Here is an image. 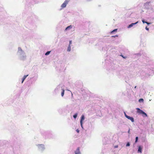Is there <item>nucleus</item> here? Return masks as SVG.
<instances>
[{"label":"nucleus","instance_id":"1","mask_svg":"<svg viewBox=\"0 0 154 154\" xmlns=\"http://www.w3.org/2000/svg\"><path fill=\"white\" fill-rule=\"evenodd\" d=\"M17 55L19 59L21 60H24L26 59V56L25 52L20 47L18 48Z\"/></svg>","mask_w":154,"mask_h":154},{"label":"nucleus","instance_id":"2","mask_svg":"<svg viewBox=\"0 0 154 154\" xmlns=\"http://www.w3.org/2000/svg\"><path fill=\"white\" fill-rule=\"evenodd\" d=\"M136 109L137 111V112L140 114H142V116L143 117H147V114L144 112L143 111L140 109L139 108H136Z\"/></svg>","mask_w":154,"mask_h":154},{"label":"nucleus","instance_id":"3","mask_svg":"<svg viewBox=\"0 0 154 154\" xmlns=\"http://www.w3.org/2000/svg\"><path fill=\"white\" fill-rule=\"evenodd\" d=\"M38 148V150L39 151L42 152L45 149V147L44 145L43 144H38L36 145Z\"/></svg>","mask_w":154,"mask_h":154},{"label":"nucleus","instance_id":"4","mask_svg":"<svg viewBox=\"0 0 154 154\" xmlns=\"http://www.w3.org/2000/svg\"><path fill=\"white\" fill-rule=\"evenodd\" d=\"M63 89L61 87V85H58L55 89L54 91L56 93H59L60 91L61 90Z\"/></svg>","mask_w":154,"mask_h":154},{"label":"nucleus","instance_id":"5","mask_svg":"<svg viewBox=\"0 0 154 154\" xmlns=\"http://www.w3.org/2000/svg\"><path fill=\"white\" fill-rule=\"evenodd\" d=\"M150 75L148 73H145L144 71H142V72H140V75L141 76L143 79L144 78V77H142L143 76H144V77H147L149 76H150Z\"/></svg>","mask_w":154,"mask_h":154},{"label":"nucleus","instance_id":"6","mask_svg":"<svg viewBox=\"0 0 154 154\" xmlns=\"http://www.w3.org/2000/svg\"><path fill=\"white\" fill-rule=\"evenodd\" d=\"M70 1V0H65L63 3L61 5V8H65Z\"/></svg>","mask_w":154,"mask_h":154},{"label":"nucleus","instance_id":"7","mask_svg":"<svg viewBox=\"0 0 154 154\" xmlns=\"http://www.w3.org/2000/svg\"><path fill=\"white\" fill-rule=\"evenodd\" d=\"M151 2H148L145 3L144 5L145 8L147 9H150L149 6L151 5Z\"/></svg>","mask_w":154,"mask_h":154},{"label":"nucleus","instance_id":"8","mask_svg":"<svg viewBox=\"0 0 154 154\" xmlns=\"http://www.w3.org/2000/svg\"><path fill=\"white\" fill-rule=\"evenodd\" d=\"M142 148L143 147L141 146L140 145L138 146L137 153H141Z\"/></svg>","mask_w":154,"mask_h":154},{"label":"nucleus","instance_id":"9","mask_svg":"<svg viewBox=\"0 0 154 154\" xmlns=\"http://www.w3.org/2000/svg\"><path fill=\"white\" fill-rule=\"evenodd\" d=\"M138 23V21H137L135 23H132L130 24L127 27L128 28H130L133 26H134L136 25Z\"/></svg>","mask_w":154,"mask_h":154},{"label":"nucleus","instance_id":"10","mask_svg":"<svg viewBox=\"0 0 154 154\" xmlns=\"http://www.w3.org/2000/svg\"><path fill=\"white\" fill-rule=\"evenodd\" d=\"M75 154H81V152L80 151L79 147H78L76 150L75 151Z\"/></svg>","mask_w":154,"mask_h":154},{"label":"nucleus","instance_id":"11","mask_svg":"<svg viewBox=\"0 0 154 154\" xmlns=\"http://www.w3.org/2000/svg\"><path fill=\"white\" fill-rule=\"evenodd\" d=\"M127 118L128 119L130 120L131 122H134V119L132 117H131L129 116H127Z\"/></svg>","mask_w":154,"mask_h":154},{"label":"nucleus","instance_id":"12","mask_svg":"<svg viewBox=\"0 0 154 154\" xmlns=\"http://www.w3.org/2000/svg\"><path fill=\"white\" fill-rule=\"evenodd\" d=\"M85 117L84 115H82L81 117V119L80 120V122H83V121L84 120Z\"/></svg>","mask_w":154,"mask_h":154},{"label":"nucleus","instance_id":"13","mask_svg":"<svg viewBox=\"0 0 154 154\" xmlns=\"http://www.w3.org/2000/svg\"><path fill=\"white\" fill-rule=\"evenodd\" d=\"M72 27V25H70L69 26H67L65 29V31H66L67 30H70V29H71Z\"/></svg>","mask_w":154,"mask_h":154},{"label":"nucleus","instance_id":"14","mask_svg":"<svg viewBox=\"0 0 154 154\" xmlns=\"http://www.w3.org/2000/svg\"><path fill=\"white\" fill-rule=\"evenodd\" d=\"M138 137L137 136L135 137V143H134V144H133V146L134 147V145H135V144L138 142Z\"/></svg>","mask_w":154,"mask_h":154},{"label":"nucleus","instance_id":"15","mask_svg":"<svg viewBox=\"0 0 154 154\" xmlns=\"http://www.w3.org/2000/svg\"><path fill=\"white\" fill-rule=\"evenodd\" d=\"M28 75H24L22 79V83H23L24 80L25 79Z\"/></svg>","mask_w":154,"mask_h":154},{"label":"nucleus","instance_id":"16","mask_svg":"<svg viewBox=\"0 0 154 154\" xmlns=\"http://www.w3.org/2000/svg\"><path fill=\"white\" fill-rule=\"evenodd\" d=\"M62 91H61V96L62 97H63L64 95V89L63 88L62 90Z\"/></svg>","mask_w":154,"mask_h":154},{"label":"nucleus","instance_id":"17","mask_svg":"<svg viewBox=\"0 0 154 154\" xmlns=\"http://www.w3.org/2000/svg\"><path fill=\"white\" fill-rule=\"evenodd\" d=\"M71 50V47L70 45H69V46L68 47L67 51H70Z\"/></svg>","mask_w":154,"mask_h":154},{"label":"nucleus","instance_id":"18","mask_svg":"<svg viewBox=\"0 0 154 154\" xmlns=\"http://www.w3.org/2000/svg\"><path fill=\"white\" fill-rule=\"evenodd\" d=\"M78 114L77 113H75L73 116V117L74 119H76L77 116Z\"/></svg>","mask_w":154,"mask_h":154},{"label":"nucleus","instance_id":"19","mask_svg":"<svg viewBox=\"0 0 154 154\" xmlns=\"http://www.w3.org/2000/svg\"><path fill=\"white\" fill-rule=\"evenodd\" d=\"M118 29H115L113 30L111 32V33L112 34L113 32H116L117 31Z\"/></svg>","mask_w":154,"mask_h":154},{"label":"nucleus","instance_id":"20","mask_svg":"<svg viewBox=\"0 0 154 154\" xmlns=\"http://www.w3.org/2000/svg\"><path fill=\"white\" fill-rule=\"evenodd\" d=\"M51 51H47L45 54V55H48L50 54Z\"/></svg>","mask_w":154,"mask_h":154},{"label":"nucleus","instance_id":"21","mask_svg":"<svg viewBox=\"0 0 154 154\" xmlns=\"http://www.w3.org/2000/svg\"><path fill=\"white\" fill-rule=\"evenodd\" d=\"M143 99L142 98H140L139 100V102L140 103L143 102Z\"/></svg>","mask_w":154,"mask_h":154},{"label":"nucleus","instance_id":"22","mask_svg":"<svg viewBox=\"0 0 154 154\" xmlns=\"http://www.w3.org/2000/svg\"><path fill=\"white\" fill-rule=\"evenodd\" d=\"M130 145V143L129 142H128L126 144V146L128 147Z\"/></svg>","mask_w":154,"mask_h":154},{"label":"nucleus","instance_id":"23","mask_svg":"<svg viewBox=\"0 0 154 154\" xmlns=\"http://www.w3.org/2000/svg\"><path fill=\"white\" fill-rule=\"evenodd\" d=\"M80 125H81V126L82 127V128H83V122H80Z\"/></svg>","mask_w":154,"mask_h":154},{"label":"nucleus","instance_id":"24","mask_svg":"<svg viewBox=\"0 0 154 154\" xmlns=\"http://www.w3.org/2000/svg\"><path fill=\"white\" fill-rule=\"evenodd\" d=\"M142 22L143 23H146V21H145V20L143 19L142 20Z\"/></svg>","mask_w":154,"mask_h":154},{"label":"nucleus","instance_id":"25","mask_svg":"<svg viewBox=\"0 0 154 154\" xmlns=\"http://www.w3.org/2000/svg\"><path fill=\"white\" fill-rule=\"evenodd\" d=\"M72 43V41L70 40L69 41V45H70Z\"/></svg>","mask_w":154,"mask_h":154},{"label":"nucleus","instance_id":"26","mask_svg":"<svg viewBox=\"0 0 154 154\" xmlns=\"http://www.w3.org/2000/svg\"><path fill=\"white\" fill-rule=\"evenodd\" d=\"M146 23L147 24V25H150L151 24L150 23H149V22H146Z\"/></svg>","mask_w":154,"mask_h":154},{"label":"nucleus","instance_id":"27","mask_svg":"<svg viewBox=\"0 0 154 154\" xmlns=\"http://www.w3.org/2000/svg\"><path fill=\"white\" fill-rule=\"evenodd\" d=\"M124 114H125V117L127 118V116H128L125 112L124 113Z\"/></svg>","mask_w":154,"mask_h":154},{"label":"nucleus","instance_id":"28","mask_svg":"<svg viewBox=\"0 0 154 154\" xmlns=\"http://www.w3.org/2000/svg\"><path fill=\"white\" fill-rule=\"evenodd\" d=\"M145 29L147 30H149V29L148 28L147 26L146 27Z\"/></svg>","mask_w":154,"mask_h":154},{"label":"nucleus","instance_id":"29","mask_svg":"<svg viewBox=\"0 0 154 154\" xmlns=\"http://www.w3.org/2000/svg\"><path fill=\"white\" fill-rule=\"evenodd\" d=\"M136 55L137 56H141L140 54H136Z\"/></svg>","mask_w":154,"mask_h":154},{"label":"nucleus","instance_id":"30","mask_svg":"<svg viewBox=\"0 0 154 154\" xmlns=\"http://www.w3.org/2000/svg\"><path fill=\"white\" fill-rule=\"evenodd\" d=\"M76 131L78 133H79V130L78 129H77L76 130Z\"/></svg>","mask_w":154,"mask_h":154},{"label":"nucleus","instance_id":"31","mask_svg":"<svg viewBox=\"0 0 154 154\" xmlns=\"http://www.w3.org/2000/svg\"><path fill=\"white\" fill-rule=\"evenodd\" d=\"M118 145H116L114 146V148H117L118 147Z\"/></svg>","mask_w":154,"mask_h":154},{"label":"nucleus","instance_id":"32","mask_svg":"<svg viewBox=\"0 0 154 154\" xmlns=\"http://www.w3.org/2000/svg\"><path fill=\"white\" fill-rule=\"evenodd\" d=\"M121 56H122V57L123 58H126V57H125L124 56H123V55H121Z\"/></svg>","mask_w":154,"mask_h":154},{"label":"nucleus","instance_id":"33","mask_svg":"<svg viewBox=\"0 0 154 154\" xmlns=\"http://www.w3.org/2000/svg\"><path fill=\"white\" fill-rule=\"evenodd\" d=\"M117 36H118V35H117L112 36V37H117Z\"/></svg>","mask_w":154,"mask_h":154},{"label":"nucleus","instance_id":"34","mask_svg":"<svg viewBox=\"0 0 154 154\" xmlns=\"http://www.w3.org/2000/svg\"><path fill=\"white\" fill-rule=\"evenodd\" d=\"M151 10H152V11L154 12V10H153V9L152 8H151Z\"/></svg>","mask_w":154,"mask_h":154},{"label":"nucleus","instance_id":"35","mask_svg":"<svg viewBox=\"0 0 154 154\" xmlns=\"http://www.w3.org/2000/svg\"><path fill=\"white\" fill-rule=\"evenodd\" d=\"M128 133H130V129H129L128 131Z\"/></svg>","mask_w":154,"mask_h":154},{"label":"nucleus","instance_id":"36","mask_svg":"<svg viewBox=\"0 0 154 154\" xmlns=\"http://www.w3.org/2000/svg\"><path fill=\"white\" fill-rule=\"evenodd\" d=\"M136 87H137V86H135L134 87V89H135V88H136Z\"/></svg>","mask_w":154,"mask_h":154}]
</instances>
